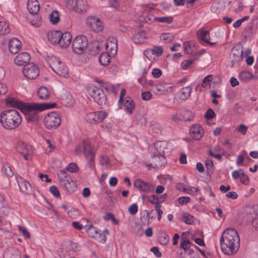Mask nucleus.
Returning a JSON list of instances; mask_svg holds the SVG:
<instances>
[{"label": "nucleus", "instance_id": "obj_1", "mask_svg": "<svg viewBox=\"0 0 258 258\" xmlns=\"http://www.w3.org/2000/svg\"><path fill=\"white\" fill-rule=\"evenodd\" d=\"M240 242L237 231L233 228H228L223 232L220 237L221 250L227 255L234 254L239 248Z\"/></svg>", "mask_w": 258, "mask_h": 258}, {"label": "nucleus", "instance_id": "obj_2", "mask_svg": "<svg viewBox=\"0 0 258 258\" xmlns=\"http://www.w3.org/2000/svg\"><path fill=\"white\" fill-rule=\"evenodd\" d=\"M0 122L2 126L8 130L17 127L22 122L20 113L16 110H7L1 113Z\"/></svg>", "mask_w": 258, "mask_h": 258}, {"label": "nucleus", "instance_id": "obj_3", "mask_svg": "<svg viewBox=\"0 0 258 258\" xmlns=\"http://www.w3.org/2000/svg\"><path fill=\"white\" fill-rule=\"evenodd\" d=\"M54 106V104L33 103L27 104L22 111L24 112L25 118L28 122H37L39 119L38 111H43L47 109L53 108Z\"/></svg>", "mask_w": 258, "mask_h": 258}, {"label": "nucleus", "instance_id": "obj_4", "mask_svg": "<svg viewBox=\"0 0 258 258\" xmlns=\"http://www.w3.org/2000/svg\"><path fill=\"white\" fill-rule=\"evenodd\" d=\"M83 150L84 156L88 161V166L90 168L94 167V159L97 151V148L94 146L89 140H84L82 146L77 147L75 151L76 152H81Z\"/></svg>", "mask_w": 258, "mask_h": 258}, {"label": "nucleus", "instance_id": "obj_5", "mask_svg": "<svg viewBox=\"0 0 258 258\" xmlns=\"http://www.w3.org/2000/svg\"><path fill=\"white\" fill-rule=\"evenodd\" d=\"M48 64L51 69L58 75L67 77L69 70L66 65L60 59L53 55L49 56L46 58Z\"/></svg>", "mask_w": 258, "mask_h": 258}, {"label": "nucleus", "instance_id": "obj_6", "mask_svg": "<svg viewBox=\"0 0 258 258\" xmlns=\"http://www.w3.org/2000/svg\"><path fill=\"white\" fill-rule=\"evenodd\" d=\"M59 181L63 188L69 192H73L76 189L75 182L64 170H60L57 174Z\"/></svg>", "mask_w": 258, "mask_h": 258}, {"label": "nucleus", "instance_id": "obj_7", "mask_svg": "<svg viewBox=\"0 0 258 258\" xmlns=\"http://www.w3.org/2000/svg\"><path fill=\"white\" fill-rule=\"evenodd\" d=\"M88 92L91 97L99 105L105 104L107 98L104 91L101 88L91 85L89 87Z\"/></svg>", "mask_w": 258, "mask_h": 258}, {"label": "nucleus", "instance_id": "obj_8", "mask_svg": "<svg viewBox=\"0 0 258 258\" xmlns=\"http://www.w3.org/2000/svg\"><path fill=\"white\" fill-rule=\"evenodd\" d=\"M88 44V39L85 36L78 35L73 41V51L76 54H81L86 50Z\"/></svg>", "mask_w": 258, "mask_h": 258}, {"label": "nucleus", "instance_id": "obj_9", "mask_svg": "<svg viewBox=\"0 0 258 258\" xmlns=\"http://www.w3.org/2000/svg\"><path fill=\"white\" fill-rule=\"evenodd\" d=\"M60 122V116L56 112H52L47 114L44 119V125L49 130L56 128L59 125Z\"/></svg>", "mask_w": 258, "mask_h": 258}, {"label": "nucleus", "instance_id": "obj_10", "mask_svg": "<svg viewBox=\"0 0 258 258\" xmlns=\"http://www.w3.org/2000/svg\"><path fill=\"white\" fill-rule=\"evenodd\" d=\"M85 230L89 236L96 239L100 242H105L106 235L108 234V231L106 229L103 231L99 230L96 227H85Z\"/></svg>", "mask_w": 258, "mask_h": 258}, {"label": "nucleus", "instance_id": "obj_11", "mask_svg": "<svg viewBox=\"0 0 258 258\" xmlns=\"http://www.w3.org/2000/svg\"><path fill=\"white\" fill-rule=\"evenodd\" d=\"M243 56V47L241 44L234 46L230 53V58L232 66H237L242 61Z\"/></svg>", "mask_w": 258, "mask_h": 258}, {"label": "nucleus", "instance_id": "obj_12", "mask_svg": "<svg viewBox=\"0 0 258 258\" xmlns=\"http://www.w3.org/2000/svg\"><path fill=\"white\" fill-rule=\"evenodd\" d=\"M107 113L104 111H95L87 113L86 120L92 124H97L102 122L107 116Z\"/></svg>", "mask_w": 258, "mask_h": 258}, {"label": "nucleus", "instance_id": "obj_13", "mask_svg": "<svg viewBox=\"0 0 258 258\" xmlns=\"http://www.w3.org/2000/svg\"><path fill=\"white\" fill-rule=\"evenodd\" d=\"M258 205H254L247 209V214L245 218L247 219L246 224H251L253 226H258Z\"/></svg>", "mask_w": 258, "mask_h": 258}, {"label": "nucleus", "instance_id": "obj_14", "mask_svg": "<svg viewBox=\"0 0 258 258\" xmlns=\"http://www.w3.org/2000/svg\"><path fill=\"white\" fill-rule=\"evenodd\" d=\"M16 150L23 156L25 160H28L33 152V149L31 146L21 141L17 143Z\"/></svg>", "mask_w": 258, "mask_h": 258}, {"label": "nucleus", "instance_id": "obj_15", "mask_svg": "<svg viewBox=\"0 0 258 258\" xmlns=\"http://www.w3.org/2000/svg\"><path fill=\"white\" fill-rule=\"evenodd\" d=\"M134 186L138 190L145 193H150L154 191V185L149 182H145L141 178L134 181Z\"/></svg>", "mask_w": 258, "mask_h": 258}, {"label": "nucleus", "instance_id": "obj_16", "mask_svg": "<svg viewBox=\"0 0 258 258\" xmlns=\"http://www.w3.org/2000/svg\"><path fill=\"white\" fill-rule=\"evenodd\" d=\"M87 25L94 32H100L104 26L101 20L95 17L89 16L86 19Z\"/></svg>", "mask_w": 258, "mask_h": 258}, {"label": "nucleus", "instance_id": "obj_17", "mask_svg": "<svg viewBox=\"0 0 258 258\" xmlns=\"http://www.w3.org/2000/svg\"><path fill=\"white\" fill-rule=\"evenodd\" d=\"M23 73L27 79L33 80L38 76L39 69L36 65L29 63L24 67Z\"/></svg>", "mask_w": 258, "mask_h": 258}, {"label": "nucleus", "instance_id": "obj_18", "mask_svg": "<svg viewBox=\"0 0 258 258\" xmlns=\"http://www.w3.org/2000/svg\"><path fill=\"white\" fill-rule=\"evenodd\" d=\"M190 137L195 140H200L204 135V131L199 124H194L189 128Z\"/></svg>", "mask_w": 258, "mask_h": 258}, {"label": "nucleus", "instance_id": "obj_19", "mask_svg": "<svg viewBox=\"0 0 258 258\" xmlns=\"http://www.w3.org/2000/svg\"><path fill=\"white\" fill-rule=\"evenodd\" d=\"M16 179L21 191L28 194L31 189V184L20 176H17Z\"/></svg>", "mask_w": 258, "mask_h": 258}, {"label": "nucleus", "instance_id": "obj_20", "mask_svg": "<svg viewBox=\"0 0 258 258\" xmlns=\"http://www.w3.org/2000/svg\"><path fill=\"white\" fill-rule=\"evenodd\" d=\"M105 46L107 50L110 51L111 55H114L117 53V41L116 38L109 37L107 40Z\"/></svg>", "mask_w": 258, "mask_h": 258}, {"label": "nucleus", "instance_id": "obj_21", "mask_svg": "<svg viewBox=\"0 0 258 258\" xmlns=\"http://www.w3.org/2000/svg\"><path fill=\"white\" fill-rule=\"evenodd\" d=\"M21 45V42L19 39L13 38L9 41V50L11 53L16 54L20 50Z\"/></svg>", "mask_w": 258, "mask_h": 258}, {"label": "nucleus", "instance_id": "obj_22", "mask_svg": "<svg viewBox=\"0 0 258 258\" xmlns=\"http://www.w3.org/2000/svg\"><path fill=\"white\" fill-rule=\"evenodd\" d=\"M82 3L81 1L68 0L67 4L69 9L77 12H82L85 11V9L81 7Z\"/></svg>", "mask_w": 258, "mask_h": 258}, {"label": "nucleus", "instance_id": "obj_23", "mask_svg": "<svg viewBox=\"0 0 258 258\" xmlns=\"http://www.w3.org/2000/svg\"><path fill=\"white\" fill-rule=\"evenodd\" d=\"M30 60V55L27 52H21L15 58V63L18 66H23Z\"/></svg>", "mask_w": 258, "mask_h": 258}, {"label": "nucleus", "instance_id": "obj_24", "mask_svg": "<svg viewBox=\"0 0 258 258\" xmlns=\"http://www.w3.org/2000/svg\"><path fill=\"white\" fill-rule=\"evenodd\" d=\"M60 35V37H61V38L59 42V44L62 48H66L70 45L71 42L72 38V35L71 33L69 32H65L63 33L61 32Z\"/></svg>", "mask_w": 258, "mask_h": 258}, {"label": "nucleus", "instance_id": "obj_25", "mask_svg": "<svg viewBox=\"0 0 258 258\" xmlns=\"http://www.w3.org/2000/svg\"><path fill=\"white\" fill-rule=\"evenodd\" d=\"M147 39V33L144 30L138 31L132 37V40L136 44H142L145 43Z\"/></svg>", "mask_w": 258, "mask_h": 258}, {"label": "nucleus", "instance_id": "obj_26", "mask_svg": "<svg viewBox=\"0 0 258 258\" xmlns=\"http://www.w3.org/2000/svg\"><path fill=\"white\" fill-rule=\"evenodd\" d=\"M27 9L31 14L36 15L39 11L40 6L37 0H28Z\"/></svg>", "mask_w": 258, "mask_h": 258}, {"label": "nucleus", "instance_id": "obj_27", "mask_svg": "<svg viewBox=\"0 0 258 258\" xmlns=\"http://www.w3.org/2000/svg\"><path fill=\"white\" fill-rule=\"evenodd\" d=\"M6 102L7 105H10L13 107L23 110L27 104L23 103L20 101L13 98L9 97L6 99Z\"/></svg>", "mask_w": 258, "mask_h": 258}, {"label": "nucleus", "instance_id": "obj_28", "mask_svg": "<svg viewBox=\"0 0 258 258\" xmlns=\"http://www.w3.org/2000/svg\"><path fill=\"white\" fill-rule=\"evenodd\" d=\"M192 90V88L191 86H187L185 87H183L178 92V96L181 100L185 101L190 97Z\"/></svg>", "mask_w": 258, "mask_h": 258}, {"label": "nucleus", "instance_id": "obj_29", "mask_svg": "<svg viewBox=\"0 0 258 258\" xmlns=\"http://www.w3.org/2000/svg\"><path fill=\"white\" fill-rule=\"evenodd\" d=\"M61 31H52L48 33L47 38L48 40L53 44H59L60 40Z\"/></svg>", "mask_w": 258, "mask_h": 258}, {"label": "nucleus", "instance_id": "obj_30", "mask_svg": "<svg viewBox=\"0 0 258 258\" xmlns=\"http://www.w3.org/2000/svg\"><path fill=\"white\" fill-rule=\"evenodd\" d=\"M135 107V103L133 99L130 97L126 98L123 103L124 111L129 115H131L133 113Z\"/></svg>", "mask_w": 258, "mask_h": 258}, {"label": "nucleus", "instance_id": "obj_31", "mask_svg": "<svg viewBox=\"0 0 258 258\" xmlns=\"http://www.w3.org/2000/svg\"><path fill=\"white\" fill-rule=\"evenodd\" d=\"M168 143L165 141H159L154 144V146L159 154L165 153L168 150Z\"/></svg>", "mask_w": 258, "mask_h": 258}, {"label": "nucleus", "instance_id": "obj_32", "mask_svg": "<svg viewBox=\"0 0 258 258\" xmlns=\"http://www.w3.org/2000/svg\"><path fill=\"white\" fill-rule=\"evenodd\" d=\"M154 167L160 168L163 166L166 163V160L165 157L162 155L155 156L153 158Z\"/></svg>", "mask_w": 258, "mask_h": 258}, {"label": "nucleus", "instance_id": "obj_33", "mask_svg": "<svg viewBox=\"0 0 258 258\" xmlns=\"http://www.w3.org/2000/svg\"><path fill=\"white\" fill-rule=\"evenodd\" d=\"M238 77L241 81L248 82L254 78V76L248 71H244L239 73Z\"/></svg>", "mask_w": 258, "mask_h": 258}, {"label": "nucleus", "instance_id": "obj_34", "mask_svg": "<svg viewBox=\"0 0 258 258\" xmlns=\"http://www.w3.org/2000/svg\"><path fill=\"white\" fill-rule=\"evenodd\" d=\"M62 103L63 105L70 107L74 103V99L71 95L69 93H66L62 98Z\"/></svg>", "mask_w": 258, "mask_h": 258}, {"label": "nucleus", "instance_id": "obj_35", "mask_svg": "<svg viewBox=\"0 0 258 258\" xmlns=\"http://www.w3.org/2000/svg\"><path fill=\"white\" fill-rule=\"evenodd\" d=\"M182 219L185 224L188 225L196 224L198 221L193 216L187 213L183 214Z\"/></svg>", "mask_w": 258, "mask_h": 258}, {"label": "nucleus", "instance_id": "obj_36", "mask_svg": "<svg viewBox=\"0 0 258 258\" xmlns=\"http://www.w3.org/2000/svg\"><path fill=\"white\" fill-rule=\"evenodd\" d=\"M158 240L162 245H167L169 240V237L167 234L163 232L160 231L157 235Z\"/></svg>", "mask_w": 258, "mask_h": 258}, {"label": "nucleus", "instance_id": "obj_37", "mask_svg": "<svg viewBox=\"0 0 258 258\" xmlns=\"http://www.w3.org/2000/svg\"><path fill=\"white\" fill-rule=\"evenodd\" d=\"M38 97L42 100H46L49 97V92L46 87H40L37 92Z\"/></svg>", "mask_w": 258, "mask_h": 258}, {"label": "nucleus", "instance_id": "obj_38", "mask_svg": "<svg viewBox=\"0 0 258 258\" xmlns=\"http://www.w3.org/2000/svg\"><path fill=\"white\" fill-rule=\"evenodd\" d=\"M184 52L187 54H191L194 52L195 42L192 41L185 42L183 43Z\"/></svg>", "mask_w": 258, "mask_h": 258}, {"label": "nucleus", "instance_id": "obj_39", "mask_svg": "<svg viewBox=\"0 0 258 258\" xmlns=\"http://www.w3.org/2000/svg\"><path fill=\"white\" fill-rule=\"evenodd\" d=\"M10 32V29L8 24L4 21H0V35H7Z\"/></svg>", "mask_w": 258, "mask_h": 258}, {"label": "nucleus", "instance_id": "obj_40", "mask_svg": "<svg viewBox=\"0 0 258 258\" xmlns=\"http://www.w3.org/2000/svg\"><path fill=\"white\" fill-rule=\"evenodd\" d=\"M99 61L100 64L102 66H106L110 62L109 55L108 53H102L99 57Z\"/></svg>", "mask_w": 258, "mask_h": 258}, {"label": "nucleus", "instance_id": "obj_41", "mask_svg": "<svg viewBox=\"0 0 258 258\" xmlns=\"http://www.w3.org/2000/svg\"><path fill=\"white\" fill-rule=\"evenodd\" d=\"M2 173L8 176V177H12L14 175V173L12 170L10 166L7 164H4L2 168Z\"/></svg>", "mask_w": 258, "mask_h": 258}, {"label": "nucleus", "instance_id": "obj_42", "mask_svg": "<svg viewBox=\"0 0 258 258\" xmlns=\"http://www.w3.org/2000/svg\"><path fill=\"white\" fill-rule=\"evenodd\" d=\"M100 87L103 90L104 89L108 93H114L115 92V86L110 83H102Z\"/></svg>", "mask_w": 258, "mask_h": 258}, {"label": "nucleus", "instance_id": "obj_43", "mask_svg": "<svg viewBox=\"0 0 258 258\" xmlns=\"http://www.w3.org/2000/svg\"><path fill=\"white\" fill-rule=\"evenodd\" d=\"M49 19L50 22L52 24H55L57 23L59 21V15L58 12L56 10L52 11L49 14Z\"/></svg>", "mask_w": 258, "mask_h": 258}, {"label": "nucleus", "instance_id": "obj_44", "mask_svg": "<svg viewBox=\"0 0 258 258\" xmlns=\"http://www.w3.org/2000/svg\"><path fill=\"white\" fill-rule=\"evenodd\" d=\"M201 39L204 42L209 43L211 45H213L215 42H211L209 41L210 35L208 31L202 30L201 31Z\"/></svg>", "mask_w": 258, "mask_h": 258}, {"label": "nucleus", "instance_id": "obj_45", "mask_svg": "<svg viewBox=\"0 0 258 258\" xmlns=\"http://www.w3.org/2000/svg\"><path fill=\"white\" fill-rule=\"evenodd\" d=\"M5 258H20L19 252L16 250H9L4 253Z\"/></svg>", "mask_w": 258, "mask_h": 258}, {"label": "nucleus", "instance_id": "obj_46", "mask_svg": "<svg viewBox=\"0 0 258 258\" xmlns=\"http://www.w3.org/2000/svg\"><path fill=\"white\" fill-rule=\"evenodd\" d=\"M173 21V17H157L156 19V22H158L162 23L170 24Z\"/></svg>", "mask_w": 258, "mask_h": 258}, {"label": "nucleus", "instance_id": "obj_47", "mask_svg": "<svg viewBox=\"0 0 258 258\" xmlns=\"http://www.w3.org/2000/svg\"><path fill=\"white\" fill-rule=\"evenodd\" d=\"M199 190V187L192 186H188L186 188H183V191L185 193L192 195H195Z\"/></svg>", "mask_w": 258, "mask_h": 258}, {"label": "nucleus", "instance_id": "obj_48", "mask_svg": "<svg viewBox=\"0 0 258 258\" xmlns=\"http://www.w3.org/2000/svg\"><path fill=\"white\" fill-rule=\"evenodd\" d=\"M100 162L101 165L107 168L110 166L108 156L102 155L100 158Z\"/></svg>", "mask_w": 258, "mask_h": 258}, {"label": "nucleus", "instance_id": "obj_49", "mask_svg": "<svg viewBox=\"0 0 258 258\" xmlns=\"http://www.w3.org/2000/svg\"><path fill=\"white\" fill-rule=\"evenodd\" d=\"M247 156V152L245 150H243L237 156L236 159V164L237 165H241L244 161V158Z\"/></svg>", "mask_w": 258, "mask_h": 258}, {"label": "nucleus", "instance_id": "obj_50", "mask_svg": "<svg viewBox=\"0 0 258 258\" xmlns=\"http://www.w3.org/2000/svg\"><path fill=\"white\" fill-rule=\"evenodd\" d=\"M160 38L162 40L165 42L167 43L173 40L174 36L171 33H165L163 34L161 36Z\"/></svg>", "mask_w": 258, "mask_h": 258}, {"label": "nucleus", "instance_id": "obj_51", "mask_svg": "<svg viewBox=\"0 0 258 258\" xmlns=\"http://www.w3.org/2000/svg\"><path fill=\"white\" fill-rule=\"evenodd\" d=\"M49 191L55 198H58L60 196L59 190L55 185L51 186L49 188Z\"/></svg>", "mask_w": 258, "mask_h": 258}, {"label": "nucleus", "instance_id": "obj_52", "mask_svg": "<svg viewBox=\"0 0 258 258\" xmlns=\"http://www.w3.org/2000/svg\"><path fill=\"white\" fill-rule=\"evenodd\" d=\"M69 246L68 248L70 250H71L74 252L79 251L80 250V247L79 245L75 242H73L72 241H70L69 242Z\"/></svg>", "mask_w": 258, "mask_h": 258}, {"label": "nucleus", "instance_id": "obj_53", "mask_svg": "<svg viewBox=\"0 0 258 258\" xmlns=\"http://www.w3.org/2000/svg\"><path fill=\"white\" fill-rule=\"evenodd\" d=\"M67 170L71 172H77L79 171V168L77 164L75 163H71L69 164L67 168Z\"/></svg>", "mask_w": 258, "mask_h": 258}, {"label": "nucleus", "instance_id": "obj_54", "mask_svg": "<svg viewBox=\"0 0 258 258\" xmlns=\"http://www.w3.org/2000/svg\"><path fill=\"white\" fill-rule=\"evenodd\" d=\"M157 17L153 14H149L144 17V21L146 23L151 24L156 21Z\"/></svg>", "mask_w": 258, "mask_h": 258}, {"label": "nucleus", "instance_id": "obj_55", "mask_svg": "<svg viewBox=\"0 0 258 258\" xmlns=\"http://www.w3.org/2000/svg\"><path fill=\"white\" fill-rule=\"evenodd\" d=\"M241 176L240 177V182L245 185H248L249 182V180L247 175L244 173V171L241 173Z\"/></svg>", "mask_w": 258, "mask_h": 258}, {"label": "nucleus", "instance_id": "obj_56", "mask_svg": "<svg viewBox=\"0 0 258 258\" xmlns=\"http://www.w3.org/2000/svg\"><path fill=\"white\" fill-rule=\"evenodd\" d=\"M19 230L26 238L29 239L31 237L29 231L26 229L25 227H18Z\"/></svg>", "mask_w": 258, "mask_h": 258}, {"label": "nucleus", "instance_id": "obj_57", "mask_svg": "<svg viewBox=\"0 0 258 258\" xmlns=\"http://www.w3.org/2000/svg\"><path fill=\"white\" fill-rule=\"evenodd\" d=\"M212 75H208L206 76L203 80L202 86L203 88L206 87L209 83L212 81Z\"/></svg>", "mask_w": 258, "mask_h": 258}, {"label": "nucleus", "instance_id": "obj_58", "mask_svg": "<svg viewBox=\"0 0 258 258\" xmlns=\"http://www.w3.org/2000/svg\"><path fill=\"white\" fill-rule=\"evenodd\" d=\"M244 170L242 169H240L238 170H234L232 173V176L234 179H237L240 178L241 176V173H243Z\"/></svg>", "mask_w": 258, "mask_h": 258}, {"label": "nucleus", "instance_id": "obj_59", "mask_svg": "<svg viewBox=\"0 0 258 258\" xmlns=\"http://www.w3.org/2000/svg\"><path fill=\"white\" fill-rule=\"evenodd\" d=\"M205 166L207 170H213L214 168V164L213 161L211 159H207L205 161Z\"/></svg>", "mask_w": 258, "mask_h": 258}, {"label": "nucleus", "instance_id": "obj_60", "mask_svg": "<svg viewBox=\"0 0 258 258\" xmlns=\"http://www.w3.org/2000/svg\"><path fill=\"white\" fill-rule=\"evenodd\" d=\"M247 128L248 127L247 126L244 124H241L237 127V130L242 135H245L246 134Z\"/></svg>", "mask_w": 258, "mask_h": 258}, {"label": "nucleus", "instance_id": "obj_61", "mask_svg": "<svg viewBox=\"0 0 258 258\" xmlns=\"http://www.w3.org/2000/svg\"><path fill=\"white\" fill-rule=\"evenodd\" d=\"M138 210V206L137 204H133L131 205V206L128 208V212L130 214L132 215L135 214Z\"/></svg>", "mask_w": 258, "mask_h": 258}, {"label": "nucleus", "instance_id": "obj_62", "mask_svg": "<svg viewBox=\"0 0 258 258\" xmlns=\"http://www.w3.org/2000/svg\"><path fill=\"white\" fill-rule=\"evenodd\" d=\"M141 97L143 100L147 101L152 98V95L150 92L146 91L142 93Z\"/></svg>", "mask_w": 258, "mask_h": 258}, {"label": "nucleus", "instance_id": "obj_63", "mask_svg": "<svg viewBox=\"0 0 258 258\" xmlns=\"http://www.w3.org/2000/svg\"><path fill=\"white\" fill-rule=\"evenodd\" d=\"M10 212V209L7 206H2L0 208V214L4 216H8Z\"/></svg>", "mask_w": 258, "mask_h": 258}, {"label": "nucleus", "instance_id": "obj_64", "mask_svg": "<svg viewBox=\"0 0 258 258\" xmlns=\"http://www.w3.org/2000/svg\"><path fill=\"white\" fill-rule=\"evenodd\" d=\"M163 53V49L161 47H156L152 49V53L159 56Z\"/></svg>", "mask_w": 258, "mask_h": 258}]
</instances>
